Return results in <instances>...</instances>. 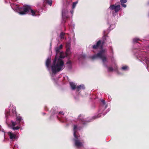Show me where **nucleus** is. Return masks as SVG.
I'll use <instances>...</instances> for the list:
<instances>
[{
	"mask_svg": "<svg viewBox=\"0 0 149 149\" xmlns=\"http://www.w3.org/2000/svg\"><path fill=\"white\" fill-rule=\"evenodd\" d=\"M101 103L97 115H95L92 117H88L87 118H84V116L83 115L80 114L78 116V119L80 122V124L81 126H80L79 124L74 125L73 131L74 138L73 140L74 142V144L75 146L77 148H79L83 146V141L80 139V136L77 135V131L78 130H81L84 126H85L87 123L93 120L100 117L104 116L109 111L110 109H108L107 110H105L107 107V105L106 104L104 100L102 99L100 100Z\"/></svg>",
	"mask_w": 149,
	"mask_h": 149,
	"instance_id": "1",
	"label": "nucleus"
},
{
	"mask_svg": "<svg viewBox=\"0 0 149 149\" xmlns=\"http://www.w3.org/2000/svg\"><path fill=\"white\" fill-rule=\"evenodd\" d=\"M63 45L61 44L59 46L55 47L56 55L53 64L51 66L52 73L55 74L57 72L61 71L65 68L64 63L62 58L65 57V54L64 52L61 51L60 49L63 47Z\"/></svg>",
	"mask_w": 149,
	"mask_h": 149,
	"instance_id": "2",
	"label": "nucleus"
},
{
	"mask_svg": "<svg viewBox=\"0 0 149 149\" xmlns=\"http://www.w3.org/2000/svg\"><path fill=\"white\" fill-rule=\"evenodd\" d=\"M133 52L134 55L137 59L143 63L146 64L147 69L149 72V57L147 53L141 50L140 48H138Z\"/></svg>",
	"mask_w": 149,
	"mask_h": 149,
	"instance_id": "3",
	"label": "nucleus"
},
{
	"mask_svg": "<svg viewBox=\"0 0 149 149\" xmlns=\"http://www.w3.org/2000/svg\"><path fill=\"white\" fill-rule=\"evenodd\" d=\"M10 5L13 10H16L20 15L27 14L33 16H37L36 11L31 9V6L30 5H26L24 7H19L18 6L15 5V8H13V5H11L10 3Z\"/></svg>",
	"mask_w": 149,
	"mask_h": 149,
	"instance_id": "4",
	"label": "nucleus"
},
{
	"mask_svg": "<svg viewBox=\"0 0 149 149\" xmlns=\"http://www.w3.org/2000/svg\"><path fill=\"white\" fill-rule=\"evenodd\" d=\"M106 52L107 50L106 49H102L97 54L91 56L90 58L93 60L97 58L101 59L103 65L107 69L108 72H111L113 70V68L112 67H108L107 64L108 61L105 55Z\"/></svg>",
	"mask_w": 149,
	"mask_h": 149,
	"instance_id": "5",
	"label": "nucleus"
},
{
	"mask_svg": "<svg viewBox=\"0 0 149 149\" xmlns=\"http://www.w3.org/2000/svg\"><path fill=\"white\" fill-rule=\"evenodd\" d=\"M10 107L12 108L11 112L13 113V115L16 116V120L18 122V124H21V123L24 124V122L22 117L19 115L18 116L17 115L15 107L13 106V104H10Z\"/></svg>",
	"mask_w": 149,
	"mask_h": 149,
	"instance_id": "6",
	"label": "nucleus"
},
{
	"mask_svg": "<svg viewBox=\"0 0 149 149\" xmlns=\"http://www.w3.org/2000/svg\"><path fill=\"white\" fill-rule=\"evenodd\" d=\"M109 9L113 11L112 13L113 16L115 17L117 15V13L120 10V5H111L109 8Z\"/></svg>",
	"mask_w": 149,
	"mask_h": 149,
	"instance_id": "7",
	"label": "nucleus"
},
{
	"mask_svg": "<svg viewBox=\"0 0 149 149\" xmlns=\"http://www.w3.org/2000/svg\"><path fill=\"white\" fill-rule=\"evenodd\" d=\"M18 133H14L10 132V139L11 141H14L18 139V136L17 135Z\"/></svg>",
	"mask_w": 149,
	"mask_h": 149,
	"instance_id": "8",
	"label": "nucleus"
},
{
	"mask_svg": "<svg viewBox=\"0 0 149 149\" xmlns=\"http://www.w3.org/2000/svg\"><path fill=\"white\" fill-rule=\"evenodd\" d=\"M104 40H103V41L99 40L97 42L95 45L93 46L92 47L93 49H96L100 46V45L102 43L103 45L104 43Z\"/></svg>",
	"mask_w": 149,
	"mask_h": 149,
	"instance_id": "9",
	"label": "nucleus"
},
{
	"mask_svg": "<svg viewBox=\"0 0 149 149\" xmlns=\"http://www.w3.org/2000/svg\"><path fill=\"white\" fill-rule=\"evenodd\" d=\"M51 58L48 57L47 58L45 64L47 68L49 71H50L49 66L51 62Z\"/></svg>",
	"mask_w": 149,
	"mask_h": 149,
	"instance_id": "10",
	"label": "nucleus"
},
{
	"mask_svg": "<svg viewBox=\"0 0 149 149\" xmlns=\"http://www.w3.org/2000/svg\"><path fill=\"white\" fill-rule=\"evenodd\" d=\"M66 68L69 70H70L72 68V62L69 59L68 60L66 63Z\"/></svg>",
	"mask_w": 149,
	"mask_h": 149,
	"instance_id": "11",
	"label": "nucleus"
},
{
	"mask_svg": "<svg viewBox=\"0 0 149 149\" xmlns=\"http://www.w3.org/2000/svg\"><path fill=\"white\" fill-rule=\"evenodd\" d=\"M67 12V11L65 9L62 10V15L63 19H67L68 18V16L66 14Z\"/></svg>",
	"mask_w": 149,
	"mask_h": 149,
	"instance_id": "12",
	"label": "nucleus"
},
{
	"mask_svg": "<svg viewBox=\"0 0 149 149\" xmlns=\"http://www.w3.org/2000/svg\"><path fill=\"white\" fill-rule=\"evenodd\" d=\"M85 88L83 84H81L76 86V91L78 92L81 89H84Z\"/></svg>",
	"mask_w": 149,
	"mask_h": 149,
	"instance_id": "13",
	"label": "nucleus"
},
{
	"mask_svg": "<svg viewBox=\"0 0 149 149\" xmlns=\"http://www.w3.org/2000/svg\"><path fill=\"white\" fill-rule=\"evenodd\" d=\"M9 111H7L5 113V117L6 119V123L8 124V126H9V125L8 124V122L9 120Z\"/></svg>",
	"mask_w": 149,
	"mask_h": 149,
	"instance_id": "14",
	"label": "nucleus"
},
{
	"mask_svg": "<svg viewBox=\"0 0 149 149\" xmlns=\"http://www.w3.org/2000/svg\"><path fill=\"white\" fill-rule=\"evenodd\" d=\"M70 85L71 88L72 90H74L76 89V85L75 83L73 82H70Z\"/></svg>",
	"mask_w": 149,
	"mask_h": 149,
	"instance_id": "15",
	"label": "nucleus"
},
{
	"mask_svg": "<svg viewBox=\"0 0 149 149\" xmlns=\"http://www.w3.org/2000/svg\"><path fill=\"white\" fill-rule=\"evenodd\" d=\"M19 126H14L12 127V129L13 130H17L19 129H20V130H22V127H21V124H18Z\"/></svg>",
	"mask_w": 149,
	"mask_h": 149,
	"instance_id": "16",
	"label": "nucleus"
},
{
	"mask_svg": "<svg viewBox=\"0 0 149 149\" xmlns=\"http://www.w3.org/2000/svg\"><path fill=\"white\" fill-rule=\"evenodd\" d=\"M65 33L63 32H61L60 33L59 35V37L61 40H63L65 39ZM65 39H66V38H65Z\"/></svg>",
	"mask_w": 149,
	"mask_h": 149,
	"instance_id": "17",
	"label": "nucleus"
},
{
	"mask_svg": "<svg viewBox=\"0 0 149 149\" xmlns=\"http://www.w3.org/2000/svg\"><path fill=\"white\" fill-rule=\"evenodd\" d=\"M43 1L51 6L52 5V0H43Z\"/></svg>",
	"mask_w": 149,
	"mask_h": 149,
	"instance_id": "18",
	"label": "nucleus"
},
{
	"mask_svg": "<svg viewBox=\"0 0 149 149\" xmlns=\"http://www.w3.org/2000/svg\"><path fill=\"white\" fill-rule=\"evenodd\" d=\"M121 69L124 71H127L129 70V67L127 65H124L121 67Z\"/></svg>",
	"mask_w": 149,
	"mask_h": 149,
	"instance_id": "19",
	"label": "nucleus"
},
{
	"mask_svg": "<svg viewBox=\"0 0 149 149\" xmlns=\"http://www.w3.org/2000/svg\"><path fill=\"white\" fill-rule=\"evenodd\" d=\"M70 53V49L69 47L67 48L66 50V53H65V56L69 55Z\"/></svg>",
	"mask_w": 149,
	"mask_h": 149,
	"instance_id": "20",
	"label": "nucleus"
},
{
	"mask_svg": "<svg viewBox=\"0 0 149 149\" xmlns=\"http://www.w3.org/2000/svg\"><path fill=\"white\" fill-rule=\"evenodd\" d=\"M78 3V1H77L75 2H74L73 3L72 5V9H74L75 8L77 4Z\"/></svg>",
	"mask_w": 149,
	"mask_h": 149,
	"instance_id": "21",
	"label": "nucleus"
},
{
	"mask_svg": "<svg viewBox=\"0 0 149 149\" xmlns=\"http://www.w3.org/2000/svg\"><path fill=\"white\" fill-rule=\"evenodd\" d=\"M11 124L10 125V128L12 129V127L15 126L16 125V123L15 122L13 121V120L11 121Z\"/></svg>",
	"mask_w": 149,
	"mask_h": 149,
	"instance_id": "22",
	"label": "nucleus"
},
{
	"mask_svg": "<svg viewBox=\"0 0 149 149\" xmlns=\"http://www.w3.org/2000/svg\"><path fill=\"white\" fill-rule=\"evenodd\" d=\"M139 40H140V39L139 38H134L133 39V42L134 43H138V41Z\"/></svg>",
	"mask_w": 149,
	"mask_h": 149,
	"instance_id": "23",
	"label": "nucleus"
},
{
	"mask_svg": "<svg viewBox=\"0 0 149 149\" xmlns=\"http://www.w3.org/2000/svg\"><path fill=\"white\" fill-rule=\"evenodd\" d=\"M115 27V24H111L110 27L108 29V30H111L114 28Z\"/></svg>",
	"mask_w": 149,
	"mask_h": 149,
	"instance_id": "24",
	"label": "nucleus"
},
{
	"mask_svg": "<svg viewBox=\"0 0 149 149\" xmlns=\"http://www.w3.org/2000/svg\"><path fill=\"white\" fill-rule=\"evenodd\" d=\"M64 115V113L63 111H60L58 113V116H59L61 118L63 117V116Z\"/></svg>",
	"mask_w": 149,
	"mask_h": 149,
	"instance_id": "25",
	"label": "nucleus"
},
{
	"mask_svg": "<svg viewBox=\"0 0 149 149\" xmlns=\"http://www.w3.org/2000/svg\"><path fill=\"white\" fill-rule=\"evenodd\" d=\"M127 0H120V2L121 3H127Z\"/></svg>",
	"mask_w": 149,
	"mask_h": 149,
	"instance_id": "26",
	"label": "nucleus"
},
{
	"mask_svg": "<svg viewBox=\"0 0 149 149\" xmlns=\"http://www.w3.org/2000/svg\"><path fill=\"white\" fill-rule=\"evenodd\" d=\"M73 40L74 42L75 41V34L74 33V32L73 33Z\"/></svg>",
	"mask_w": 149,
	"mask_h": 149,
	"instance_id": "27",
	"label": "nucleus"
},
{
	"mask_svg": "<svg viewBox=\"0 0 149 149\" xmlns=\"http://www.w3.org/2000/svg\"><path fill=\"white\" fill-rule=\"evenodd\" d=\"M121 6L124 8H125L127 7V5L126 4H124V3H121Z\"/></svg>",
	"mask_w": 149,
	"mask_h": 149,
	"instance_id": "28",
	"label": "nucleus"
},
{
	"mask_svg": "<svg viewBox=\"0 0 149 149\" xmlns=\"http://www.w3.org/2000/svg\"><path fill=\"white\" fill-rule=\"evenodd\" d=\"M54 110L52 109V114H53L54 115H55V114H56V113H57V112L55 111H54Z\"/></svg>",
	"mask_w": 149,
	"mask_h": 149,
	"instance_id": "29",
	"label": "nucleus"
},
{
	"mask_svg": "<svg viewBox=\"0 0 149 149\" xmlns=\"http://www.w3.org/2000/svg\"><path fill=\"white\" fill-rule=\"evenodd\" d=\"M110 52L112 54H113V49L111 47H110Z\"/></svg>",
	"mask_w": 149,
	"mask_h": 149,
	"instance_id": "30",
	"label": "nucleus"
},
{
	"mask_svg": "<svg viewBox=\"0 0 149 149\" xmlns=\"http://www.w3.org/2000/svg\"><path fill=\"white\" fill-rule=\"evenodd\" d=\"M70 12L72 15L74 12V9H72V10H70Z\"/></svg>",
	"mask_w": 149,
	"mask_h": 149,
	"instance_id": "31",
	"label": "nucleus"
},
{
	"mask_svg": "<svg viewBox=\"0 0 149 149\" xmlns=\"http://www.w3.org/2000/svg\"><path fill=\"white\" fill-rule=\"evenodd\" d=\"M81 56L84 58H85L86 57V56L85 54H82L81 55Z\"/></svg>",
	"mask_w": 149,
	"mask_h": 149,
	"instance_id": "32",
	"label": "nucleus"
},
{
	"mask_svg": "<svg viewBox=\"0 0 149 149\" xmlns=\"http://www.w3.org/2000/svg\"><path fill=\"white\" fill-rule=\"evenodd\" d=\"M65 120H66V119H65ZM60 120L62 122H65V120H64V119Z\"/></svg>",
	"mask_w": 149,
	"mask_h": 149,
	"instance_id": "33",
	"label": "nucleus"
},
{
	"mask_svg": "<svg viewBox=\"0 0 149 149\" xmlns=\"http://www.w3.org/2000/svg\"><path fill=\"white\" fill-rule=\"evenodd\" d=\"M18 145L17 144L15 145L14 146V147H15V148H18Z\"/></svg>",
	"mask_w": 149,
	"mask_h": 149,
	"instance_id": "34",
	"label": "nucleus"
},
{
	"mask_svg": "<svg viewBox=\"0 0 149 149\" xmlns=\"http://www.w3.org/2000/svg\"><path fill=\"white\" fill-rule=\"evenodd\" d=\"M55 116L56 117H57L58 119L60 120V118L59 116H58L57 115H56Z\"/></svg>",
	"mask_w": 149,
	"mask_h": 149,
	"instance_id": "35",
	"label": "nucleus"
},
{
	"mask_svg": "<svg viewBox=\"0 0 149 149\" xmlns=\"http://www.w3.org/2000/svg\"><path fill=\"white\" fill-rule=\"evenodd\" d=\"M107 38H108V37L107 36H106V37H105V36H104L103 37V39H104V38H105L106 39Z\"/></svg>",
	"mask_w": 149,
	"mask_h": 149,
	"instance_id": "36",
	"label": "nucleus"
},
{
	"mask_svg": "<svg viewBox=\"0 0 149 149\" xmlns=\"http://www.w3.org/2000/svg\"><path fill=\"white\" fill-rule=\"evenodd\" d=\"M42 114H43V115H45V113H42Z\"/></svg>",
	"mask_w": 149,
	"mask_h": 149,
	"instance_id": "37",
	"label": "nucleus"
},
{
	"mask_svg": "<svg viewBox=\"0 0 149 149\" xmlns=\"http://www.w3.org/2000/svg\"><path fill=\"white\" fill-rule=\"evenodd\" d=\"M103 33H104V34H105V33H106L105 31H104V32H103Z\"/></svg>",
	"mask_w": 149,
	"mask_h": 149,
	"instance_id": "38",
	"label": "nucleus"
},
{
	"mask_svg": "<svg viewBox=\"0 0 149 149\" xmlns=\"http://www.w3.org/2000/svg\"><path fill=\"white\" fill-rule=\"evenodd\" d=\"M8 135H9V132H8Z\"/></svg>",
	"mask_w": 149,
	"mask_h": 149,
	"instance_id": "39",
	"label": "nucleus"
},
{
	"mask_svg": "<svg viewBox=\"0 0 149 149\" xmlns=\"http://www.w3.org/2000/svg\"><path fill=\"white\" fill-rule=\"evenodd\" d=\"M52 116H51V117H50L51 118H52Z\"/></svg>",
	"mask_w": 149,
	"mask_h": 149,
	"instance_id": "40",
	"label": "nucleus"
},
{
	"mask_svg": "<svg viewBox=\"0 0 149 149\" xmlns=\"http://www.w3.org/2000/svg\"><path fill=\"white\" fill-rule=\"evenodd\" d=\"M66 34L67 35H69V34L68 33H67Z\"/></svg>",
	"mask_w": 149,
	"mask_h": 149,
	"instance_id": "41",
	"label": "nucleus"
},
{
	"mask_svg": "<svg viewBox=\"0 0 149 149\" xmlns=\"http://www.w3.org/2000/svg\"><path fill=\"white\" fill-rule=\"evenodd\" d=\"M74 26V25H73V26Z\"/></svg>",
	"mask_w": 149,
	"mask_h": 149,
	"instance_id": "42",
	"label": "nucleus"
}]
</instances>
